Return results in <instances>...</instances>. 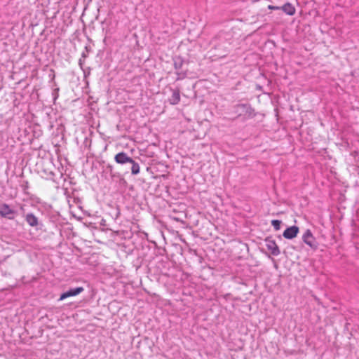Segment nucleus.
<instances>
[{
	"label": "nucleus",
	"instance_id": "f257e3e1",
	"mask_svg": "<svg viewBox=\"0 0 359 359\" xmlns=\"http://www.w3.org/2000/svg\"><path fill=\"white\" fill-rule=\"evenodd\" d=\"M237 117H242L243 120L252 118L255 116L254 109L247 104H240L234 107Z\"/></svg>",
	"mask_w": 359,
	"mask_h": 359
},
{
	"label": "nucleus",
	"instance_id": "f03ea898",
	"mask_svg": "<svg viewBox=\"0 0 359 359\" xmlns=\"http://www.w3.org/2000/svg\"><path fill=\"white\" fill-rule=\"evenodd\" d=\"M303 242L313 250L318 248V242L310 229H306L302 235Z\"/></svg>",
	"mask_w": 359,
	"mask_h": 359
},
{
	"label": "nucleus",
	"instance_id": "7ed1b4c3",
	"mask_svg": "<svg viewBox=\"0 0 359 359\" xmlns=\"http://www.w3.org/2000/svg\"><path fill=\"white\" fill-rule=\"evenodd\" d=\"M15 211L11 209L6 203H0V215L8 219H13Z\"/></svg>",
	"mask_w": 359,
	"mask_h": 359
},
{
	"label": "nucleus",
	"instance_id": "20e7f679",
	"mask_svg": "<svg viewBox=\"0 0 359 359\" xmlns=\"http://www.w3.org/2000/svg\"><path fill=\"white\" fill-rule=\"evenodd\" d=\"M267 250L274 256L280 255V252L276 243L273 239L267 238L265 241Z\"/></svg>",
	"mask_w": 359,
	"mask_h": 359
},
{
	"label": "nucleus",
	"instance_id": "39448f33",
	"mask_svg": "<svg viewBox=\"0 0 359 359\" xmlns=\"http://www.w3.org/2000/svg\"><path fill=\"white\" fill-rule=\"evenodd\" d=\"M299 231L298 226H292L283 231V236L286 239H293L297 236Z\"/></svg>",
	"mask_w": 359,
	"mask_h": 359
},
{
	"label": "nucleus",
	"instance_id": "423d86ee",
	"mask_svg": "<svg viewBox=\"0 0 359 359\" xmlns=\"http://www.w3.org/2000/svg\"><path fill=\"white\" fill-rule=\"evenodd\" d=\"M83 291V287H82L70 289V290H67V292L62 293L60 295V300H63L66 298L78 295Z\"/></svg>",
	"mask_w": 359,
	"mask_h": 359
},
{
	"label": "nucleus",
	"instance_id": "0eeeda50",
	"mask_svg": "<svg viewBox=\"0 0 359 359\" xmlns=\"http://www.w3.org/2000/svg\"><path fill=\"white\" fill-rule=\"evenodd\" d=\"M114 161L118 164H125L133 162V158L129 157L125 152H119L115 156Z\"/></svg>",
	"mask_w": 359,
	"mask_h": 359
},
{
	"label": "nucleus",
	"instance_id": "6e6552de",
	"mask_svg": "<svg viewBox=\"0 0 359 359\" xmlns=\"http://www.w3.org/2000/svg\"><path fill=\"white\" fill-rule=\"evenodd\" d=\"M280 8V9L283 11V12H285L286 14L289 15H293L296 11L295 8L290 3H286Z\"/></svg>",
	"mask_w": 359,
	"mask_h": 359
},
{
	"label": "nucleus",
	"instance_id": "1a4fd4ad",
	"mask_svg": "<svg viewBox=\"0 0 359 359\" xmlns=\"http://www.w3.org/2000/svg\"><path fill=\"white\" fill-rule=\"evenodd\" d=\"M26 222L31 226H36L38 225V218L32 213H29L25 217Z\"/></svg>",
	"mask_w": 359,
	"mask_h": 359
},
{
	"label": "nucleus",
	"instance_id": "9d476101",
	"mask_svg": "<svg viewBox=\"0 0 359 359\" xmlns=\"http://www.w3.org/2000/svg\"><path fill=\"white\" fill-rule=\"evenodd\" d=\"M180 100V94L179 90H173L172 95L169 100L171 104H177Z\"/></svg>",
	"mask_w": 359,
	"mask_h": 359
},
{
	"label": "nucleus",
	"instance_id": "9b49d317",
	"mask_svg": "<svg viewBox=\"0 0 359 359\" xmlns=\"http://www.w3.org/2000/svg\"><path fill=\"white\" fill-rule=\"evenodd\" d=\"M130 163L132 164V168H131V172L133 175H137L140 173V165L137 163H136L133 159V162H130Z\"/></svg>",
	"mask_w": 359,
	"mask_h": 359
},
{
	"label": "nucleus",
	"instance_id": "f8f14e48",
	"mask_svg": "<svg viewBox=\"0 0 359 359\" xmlns=\"http://www.w3.org/2000/svg\"><path fill=\"white\" fill-rule=\"evenodd\" d=\"M183 65V61L181 58H177L174 60V67L176 70H178L182 68Z\"/></svg>",
	"mask_w": 359,
	"mask_h": 359
},
{
	"label": "nucleus",
	"instance_id": "ddd939ff",
	"mask_svg": "<svg viewBox=\"0 0 359 359\" xmlns=\"http://www.w3.org/2000/svg\"><path fill=\"white\" fill-rule=\"evenodd\" d=\"M281 221L278 219H273L271 221V225L273 226L276 231H278L280 229Z\"/></svg>",
	"mask_w": 359,
	"mask_h": 359
},
{
	"label": "nucleus",
	"instance_id": "4468645a",
	"mask_svg": "<svg viewBox=\"0 0 359 359\" xmlns=\"http://www.w3.org/2000/svg\"><path fill=\"white\" fill-rule=\"evenodd\" d=\"M268 8L270 10H280L281 8L280 6H274L269 5L268 6Z\"/></svg>",
	"mask_w": 359,
	"mask_h": 359
}]
</instances>
